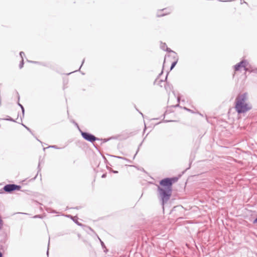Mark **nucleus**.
Segmentation results:
<instances>
[{"label": "nucleus", "instance_id": "obj_1", "mask_svg": "<svg viewBox=\"0 0 257 257\" xmlns=\"http://www.w3.org/2000/svg\"><path fill=\"white\" fill-rule=\"evenodd\" d=\"M247 99L246 92L239 94L236 97L234 107L238 114L244 113L251 109V105L246 102Z\"/></svg>", "mask_w": 257, "mask_h": 257}, {"label": "nucleus", "instance_id": "obj_2", "mask_svg": "<svg viewBox=\"0 0 257 257\" xmlns=\"http://www.w3.org/2000/svg\"><path fill=\"white\" fill-rule=\"evenodd\" d=\"M158 190L162 201V204L164 205L170 199L172 195V190L165 189L161 187H158Z\"/></svg>", "mask_w": 257, "mask_h": 257}, {"label": "nucleus", "instance_id": "obj_3", "mask_svg": "<svg viewBox=\"0 0 257 257\" xmlns=\"http://www.w3.org/2000/svg\"><path fill=\"white\" fill-rule=\"evenodd\" d=\"M178 178L176 177L171 178H165L160 181V185L165 189L172 190V185L178 181Z\"/></svg>", "mask_w": 257, "mask_h": 257}, {"label": "nucleus", "instance_id": "obj_4", "mask_svg": "<svg viewBox=\"0 0 257 257\" xmlns=\"http://www.w3.org/2000/svg\"><path fill=\"white\" fill-rule=\"evenodd\" d=\"M79 132L82 137L88 142L92 143L97 140H99V138L96 137L95 136L89 133L83 132L81 129H79Z\"/></svg>", "mask_w": 257, "mask_h": 257}, {"label": "nucleus", "instance_id": "obj_5", "mask_svg": "<svg viewBox=\"0 0 257 257\" xmlns=\"http://www.w3.org/2000/svg\"><path fill=\"white\" fill-rule=\"evenodd\" d=\"M21 189V186L15 184H7L3 187L5 192L11 193L14 191H18Z\"/></svg>", "mask_w": 257, "mask_h": 257}, {"label": "nucleus", "instance_id": "obj_6", "mask_svg": "<svg viewBox=\"0 0 257 257\" xmlns=\"http://www.w3.org/2000/svg\"><path fill=\"white\" fill-rule=\"evenodd\" d=\"M248 62L246 60H242L239 63L234 66V69L235 71H238L241 68H245V66H247Z\"/></svg>", "mask_w": 257, "mask_h": 257}, {"label": "nucleus", "instance_id": "obj_7", "mask_svg": "<svg viewBox=\"0 0 257 257\" xmlns=\"http://www.w3.org/2000/svg\"><path fill=\"white\" fill-rule=\"evenodd\" d=\"M171 9L167 8L158 10L157 12V16L158 17H161L169 14L171 13Z\"/></svg>", "mask_w": 257, "mask_h": 257}, {"label": "nucleus", "instance_id": "obj_8", "mask_svg": "<svg viewBox=\"0 0 257 257\" xmlns=\"http://www.w3.org/2000/svg\"><path fill=\"white\" fill-rule=\"evenodd\" d=\"M110 156L112 157L120 159L121 160H125L126 161H127V162H129V163L131 162V161H130L129 159H127L126 158L123 157L116 156H113V155H110Z\"/></svg>", "mask_w": 257, "mask_h": 257}, {"label": "nucleus", "instance_id": "obj_9", "mask_svg": "<svg viewBox=\"0 0 257 257\" xmlns=\"http://www.w3.org/2000/svg\"><path fill=\"white\" fill-rule=\"evenodd\" d=\"M165 51H167L168 53H173L174 54V56H173L174 58H175L176 57H177V53L175 52H174V51L172 50L170 48H168V47H167V48L165 49Z\"/></svg>", "mask_w": 257, "mask_h": 257}, {"label": "nucleus", "instance_id": "obj_10", "mask_svg": "<svg viewBox=\"0 0 257 257\" xmlns=\"http://www.w3.org/2000/svg\"><path fill=\"white\" fill-rule=\"evenodd\" d=\"M175 59H176V60L175 61H174L171 65V67H170L171 70H172L175 67V66H176V65L177 63V62L178 60V57L177 56V57H176Z\"/></svg>", "mask_w": 257, "mask_h": 257}, {"label": "nucleus", "instance_id": "obj_11", "mask_svg": "<svg viewBox=\"0 0 257 257\" xmlns=\"http://www.w3.org/2000/svg\"><path fill=\"white\" fill-rule=\"evenodd\" d=\"M157 81H158V78L156 79L154 82V84H157V85H160L161 87H162V83L163 82H164V81L163 80H160L158 82V83H157Z\"/></svg>", "mask_w": 257, "mask_h": 257}, {"label": "nucleus", "instance_id": "obj_12", "mask_svg": "<svg viewBox=\"0 0 257 257\" xmlns=\"http://www.w3.org/2000/svg\"><path fill=\"white\" fill-rule=\"evenodd\" d=\"M167 47V46L165 43H163L162 42H161L160 48L162 50L165 51Z\"/></svg>", "mask_w": 257, "mask_h": 257}, {"label": "nucleus", "instance_id": "obj_13", "mask_svg": "<svg viewBox=\"0 0 257 257\" xmlns=\"http://www.w3.org/2000/svg\"><path fill=\"white\" fill-rule=\"evenodd\" d=\"M243 69L246 72H249L251 73L252 71V68H251L250 66L249 67H247V66H245V68H244Z\"/></svg>", "mask_w": 257, "mask_h": 257}, {"label": "nucleus", "instance_id": "obj_14", "mask_svg": "<svg viewBox=\"0 0 257 257\" xmlns=\"http://www.w3.org/2000/svg\"><path fill=\"white\" fill-rule=\"evenodd\" d=\"M72 220L78 225L82 226V224L78 221L77 217H76V218H73Z\"/></svg>", "mask_w": 257, "mask_h": 257}, {"label": "nucleus", "instance_id": "obj_15", "mask_svg": "<svg viewBox=\"0 0 257 257\" xmlns=\"http://www.w3.org/2000/svg\"><path fill=\"white\" fill-rule=\"evenodd\" d=\"M110 139H111V138H108V139H99V141H100L101 142V144H102V143H105L108 142Z\"/></svg>", "mask_w": 257, "mask_h": 257}, {"label": "nucleus", "instance_id": "obj_16", "mask_svg": "<svg viewBox=\"0 0 257 257\" xmlns=\"http://www.w3.org/2000/svg\"><path fill=\"white\" fill-rule=\"evenodd\" d=\"M24 64V59H22V60L20 62V64H19V68L20 69H22L23 67Z\"/></svg>", "mask_w": 257, "mask_h": 257}, {"label": "nucleus", "instance_id": "obj_17", "mask_svg": "<svg viewBox=\"0 0 257 257\" xmlns=\"http://www.w3.org/2000/svg\"><path fill=\"white\" fill-rule=\"evenodd\" d=\"M3 227V221L2 219L1 216H0V229H2Z\"/></svg>", "mask_w": 257, "mask_h": 257}, {"label": "nucleus", "instance_id": "obj_18", "mask_svg": "<svg viewBox=\"0 0 257 257\" xmlns=\"http://www.w3.org/2000/svg\"><path fill=\"white\" fill-rule=\"evenodd\" d=\"M192 155H191L190 158V160H189V161H190L189 167V168H188L187 169H189V168H190V167H191V163H192V161H193V158H194V157H193V158H192Z\"/></svg>", "mask_w": 257, "mask_h": 257}, {"label": "nucleus", "instance_id": "obj_19", "mask_svg": "<svg viewBox=\"0 0 257 257\" xmlns=\"http://www.w3.org/2000/svg\"><path fill=\"white\" fill-rule=\"evenodd\" d=\"M22 125L24 127H25V128H26V129H27V130L29 132H30L31 134H33V133H32V131H31V130L29 127H27L26 125H25V124H24L23 123H22Z\"/></svg>", "mask_w": 257, "mask_h": 257}, {"label": "nucleus", "instance_id": "obj_20", "mask_svg": "<svg viewBox=\"0 0 257 257\" xmlns=\"http://www.w3.org/2000/svg\"><path fill=\"white\" fill-rule=\"evenodd\" d=\"M6 120H9V121H13V122H16V120H14L13 118H12L10 116H8V118L6 119Z\"/></svg>", "mask_w": 257, "mask_h": 257}, {"label": "nucleus", "instance_id": "obj_21", "mask_svg": "<svg viewBox=\"0 0 257 257\" xmlns=\"http://www.w3.org/2000/svg\"><path fill=\"white\" fill-rule=\"evenodd\" d=\"M165 88L167 90L168 88H169V89H171V86L167 84V82L165 83Z\"/></svg>", "mask_w": 257, "mask_h": 257}, {"label": "nucleus", "instance_id": "obj_22", "mask_svg": "<svg viewBox=\"0 0 257 257\" xmlns=\"http://www.w3.org/2000/svg\"><path fill=\"white\" fill-rule=\"evenodd\" d=\"M142 143H143V142H142V143L139 145V147H138V150H137V151L136 153L135 154V155H134V157H133V159H134L135 158V157H136V155H137V153H138V151H139V150L140 147L142 146Z\"/></svg>", "mask_w": 257, "mask_h": 257}, {"label": "nucleus", "instance_id": "obj_23", "mask_svg": "<svg viewBox=\"0 0 257 257\" xmlns=\"http://www.w3.org/2000/svg\"><path fill=\"white\" fill-rule=\"evenodd\" d=\"M72 122L75 124V126L78 128V130L79 131L80 127L77 122H76L74 120H72Z\"/></svg>", "mask_w": 257, "mask_h": 257}, {"label": "nucleus", "instance_id": "obj_24", "mask_svg": "<svg viewBox=\"0 0 257 257\" xmlns=\"http://www.w3.org/2000/svg\"><path fill=\"white\" fill-rule=\"evenodd\" d=\"M252 223L257 226V217L253 220Z\"/></svg>", "mask_w": 257, "mask_h": 257}, {"label": "nucleus", "instance_id": "obj_25", "mask_svg": "<svg viewBox=\"0 0 257 257\" xmlns=\"http://www.w3.org/2000/svg\"><path fill=\"white\" fill-rule=\"evenodd\" d=\"M20 55L22 58V59H23V57L25 56V53L24 52L21 51L20 52Z\"/></svg>", "mask_w": 257, "mask_h": 257}, {"label": "nucleus", "instance_id": "obj_26", "mask_svg": "<svg viewBox=\"0 0 257 257\" xmlns=\"http://www.w3.org/2000/svg\"><path fill=\"white\" fill-rule=\"evenodd\" d=\"M48 148H54V149H59V148H58L56 145L50 146Z\"/></svg>", "mask_w": 257, "mask_h": 257}, {"label": "nucleus", "instance_id": "obj_27", "mask_svg": "<svg viewBox=\"0 0 257 257\" xmlns=\"http://www.w3.org/2000/svg\"><path fill=\"white\" fill-rule=\"evenodd\" d=\"M100 242H101V245L102 246V247L103 248H105V245L104 242L103 241H102L101 240H100Z\"/></svg>", "mask_w": 257, "mask_h": 257}, {"label": "nucleus", "instance_id": "obj_28", "mask_svg": "<svg viewBox=\"0 0 257 257\" xmlns=\"http://www.w3.org/2000/svg\"><path fill=\"white\" fill-rule=\"evenodd\" d=\"M33 218H42V217L41 216V215H35Z\"/></svg>", "mask_w": 257, "mask_h": 257}, {"label": "nucleus", "instance_id": "obj_29", "mask_svg": "<svg viewBox=\"0 0 257 257\" xmlns=\"http://www.w3.org/2000/svg\"><path fill=\"white\" fill-rule=\"evenodd\" d=\"M21 109H22V111L23 117H24V114H25V109H24V107H22Z\"/></svg>", "mask_w": 257, "mask_h": 257}, {"label": "nucleus", "instance_id": "obj_30", "mask_svg": "<svg viewBox=\"0 0 257 257\" xmlns=\"http://www.w3.org/2000/svg\"><path fill=\"white\" fill-rule=\"evenodd\" d=\"M109 170H110V171H111V172H112L113 173H114V174H117V173H118V171H117L113 170H112V169H110Z\"/></svg>", "mask_w": 257, "mask_h": 257}, {"label": "nucleus", "instance_id": "obj_31", "mask_svg": "<svg viewBox=\"0 0 257 257\" xmlns=\"http://www.w3.org/2000/svg\"><path fill=\"white\" fill-rule=\"evenodd\" d=\"M106 176H107L106 173H104V174H103L102 175V176H101V178H105L106 177Z\"/></svg>", "mask_w": 257, "mask_h": 257}, {"label": "nucleus", "instance_id": "obj_32", "mask_svg": "<svg viewBox=\"0 0 257 257\" xmlns=\"http://www.w3.org/2000/svg\"><path fill=\"white\" fill-rule=\"evenodd\" d=\"M67 217H68L70 218H71V219H73V218H76V217H75H75H73V216H72V215H67Z\"/></svg>", "mask_w": 257, "mask_h": 257}, {"label": "nucleus", "instance_id": "obj_33", "mask_svg": "<svg viewBox=\"0 0 257 257\" xmlns=\"http://www.w3.org/2000/svg\"><path fill=\"white\" fill-rule=\"evenodd\" d=\"M252 72L257 73V69H252Z\"/></svg>", "mask_w": 257, "mask_h": 257}, {"label": "nucleus", "instance_id": "obj_34", "mask_svg": "<svg viewBox=\"0 0 257 257\" xmlns=\"http://www.w3.org/2000/svg\"><path fill=\"white\" fill-rule=\"evenodd\" d=\"M18 105L21 107V108H22V107H24L23 105H22L19 101L18 102Z\"/></svg>", "mask_w": 257, "mask_h": 257}, {"label": "nucleus", "instance_id": "obj_35", "mask_svg": "<svg viewBox=\"0 0 257 257\" xmlns=\"http://www.w3.org/2000/svg\"><path fill=\"white\" fill-rule=\"evenodd\" d=\"M84 61H85V59H84L83 60H82V64L80 66V67H79V70L80 69V68L81 67V66H82V65L83 64L84 62Z\"/></svg>", "mask_w": 257, "mask_h": 257}, {"label": "nucleus", "instance_id": "obj_36", "mask_svg": "<svg viewBox=\"0 0 257 257\" xmlns=\"http://www.w3.org/2000/svg\"><path fill=\"white\" fill-rule=\"evenodd\" d=\"M30 62H31V63H35V64L39 63V62H37V61H30Z\"/></svg>", "mask_w": 257, "mask_h": 257}, {"label": "nucleus", "instance_id": "obj_37", "mask_svg": "<svg viewBox=\"0 0 257 257\" xmlns=\"http://www.w3.org/2000/svg\"><path fill=\"white\" fill-rule=\"evenodd\" d=\"M49 245V243L48 244V245ZM48 254H49V246L48 247V249H47V255H48Z\"/></svg>", "mask_w": 257, "mask_h": 257}, {"label": "nucleus", "instance_id": "obj_38", "mask_svg": "<svg viewBox=\"0 0 257 257\" xmlns=\"http://www.w3.org/2000/svg\"><path fill=\"white\" fill-rule=\"evenodd\" d=\"M171 121H173V120H164V122H171Z\"/></svg>", "mask_w": 257, "mask_h": 257}, {"label": "nucleus", "instance_id": "obj_39", "mask_svg": "<svg viewBox=\"0 0 257 257\" xmlns=\"http://www.w3.org/2000/svg\"><path fill=\"white\" fill-rule=\"evenodd\" d=\"M180 100V98L179 97H178V98H177V101H178V102H179Z\"/></svg>", "mask_w": 257, "mask_h": 257}, {"label": "nucleus", "instance_id": "obj_40", "mask_svg": "<svg viewBox=\"0 0 257 257\" xmlns=\"http://www.w3.org/2000/svg\"><path fill=\"white\" fill-rule=\"evenodd\" d=\"M163 72V71L162 70V72L159 74V76H160L161 75H162Z\"/></svg>", "mask_w": 257, "mask_h": 257}, {"label": "nucleus", "instance_id": "obj_41", "mask_svg": "<svg viewBox=\"0 0 257 257\" xmlns=\"http://www.w3.org/2000/svg\"><path fill=\"white\" fill-rule=\"evenodd\" d=\"M168 75V73L167 74V75H166V77H165V80H167V79Z\"/></svg>", "mask_w": 257, "mask_h": 257}, {"label": "nucleus", "instance_id": "obj_42", "mask_svg": "<svg viewBox=\"0 0 257 257\" xmlns=\"http://www.w3.org/2000/svg\"><path fill=\"white\" fill-rule=\"evenodd\" d=\"M0 257H3V254L1 251H0Z\"/></svg>", "mask_w": 257, "mask_h": 257}, {"label": "nucleus", "instance_id": "obj_43", "mask_svg": "<svg viewBox=\"0 0 257 257\" xmlns=\"http://www.w3.org/2000/svg\"><path fill=\"white\" fill-rule=\"evenodd\" d=\"M139 112L140 114H141L143 116H144L143 114L141 112L139 111Z\"/></svg>", "mask_w": 257, "mask_h": 257}, {"label": "nucleus", "instance_id": "obj_44", "mask_svg": "<svg viewBox=\"0 0 257 257\" xmlns=\"http://www.w3.org/2000/svg\"><path fill=\"white\" fill-rule=\"evenodd\" d=\"M36 177H37V175H36L34 178H33L32 179H33V180H35V179H36Z\"/></svg>", "mask_w": 257, "mask_h": 257}, {"label": "nucleus", "instance_id": "obj_45", "mask_svg": "<svg viewBox=\"0 0 257 257\" xmlns=\"http://www.w3.org/2000/svg\"><path fill=\"white\" fill-rule=\"evenodd\" d=\"M75 208L76 209H78L79 208V207H76Z\"/></svg>", "mask_w": 257, "mask_h": 257}, {"label": "nucleus", "instance_id": "obj_46", "mask_svg": "<svg viewBox=\"0 0 257 257\" xmlns=\"http://www.w3.org/2000/svg\"><path fill=\"white\" fill-rule=\"evenodd\" d=\"M187 111H191V110L190 109H188H188H187Z\"/></svg>", "mask_w": 257, "mask_h": 257}, {"label": "nucleus", "instance_id": "obj_47", "mask_svg": "<svg viewBox=\"0 0 257 257\" xmlns=\"http://www.w3.org/2000/svg\"><path fill=\"white\" fill-rule=\"evenodd\" d=\"M89 229L91 230V231H93V230L90 228V227H89Z\"/></svg>", "mask_w": 257, "mask_h": 257}, {"label": "nucleus", "instance_id": "obj_48", "mask_svg": "<svg viewBox=\"0 0 257 257\" xmlns=\"http://www.w3.org/2000/svg\"><path fill=\"white\" fill-rule=\"evenodd\" d=\"M179 106V104H177L175 106Z\"/></svg>", "mask_w": 257, "mask_h": 257}, {"label": "nucleus", "instance_id": "obj_49", "mask_svg": "<svg viewBox=\"0 0 257 257\" xmlns=\"http://www.w3.org/2000/svg\"><path fill=\"white\" fill-rule=\"evenodd\" d=\"M184 109L187 110V109H188V108L185 107H184Z\"/></svg>", "mask_w": 257, "mask_h": 257}, {"label": "nucleus", "instance_id": "obj_50", "mask_svg": "<svg viewBox=\"0 0 257 257\" xmlns=\"http://www.w3.org/2000/svg\"><path fill=\"white\" fill-rule=\"evenodd\" d=\"M19 99H20V96H18V100H19Z\"/></svg>", "mask_w": 257, "mask_h": 257}, {"label": "nucleus", "instance_id": "obj_51", "mask_svg": "<svg viewBox=\"0 0 257 257\" xmlns=\"http://www.w3.org/2000/svg\"><path fill=\"white\" fill-rule=\"evenodd\" d=\"M40 167V164L38 165V168Z\"/></svg>", "mask_w": 257, "mask_h": 257}, {"label": "nucleus", "instance_id": "obj_52", "mask_svg": "<svg viewBox=\"0 0 257 257\" xmlns=\"http://www.w3.org/2000/svg\"><path fill=\"white\" fill-rule=\"evenodd\" d=\"M94 146L95 147V148H97L96 146H95V145H94Z\"/></svg>", "mask_w": 257, "mask_h": 257}]
</instances>
